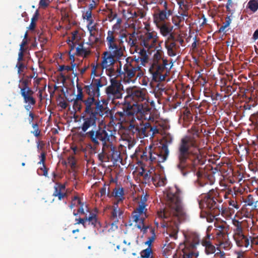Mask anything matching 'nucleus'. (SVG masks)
Segmentation results:
<instances>
[{
  "mask_svg": "<svg viewBox=\"0 0 258 258\" xmlns=\"http://www.w3.org/2000/svg\"><path fill=\"white\" fill-rule=\"evenodd\" d=\"M188 133L189 135L180 140L176 153V168L184 176L192 172H195L206 161L200 148L199 128L192 126Z\"/></svg>",
  "mask_w": 258,
  "mask_h": 258,
  "instance_id": "obj_1",
  "label": "nucleus"
},
{
  "mask_svg": "<svg viewBox=\"0 0 258 258\" xmlns=\"http://www.w3.org/2000/svg\"><path fill=\"white\" fill-rule=\"evenodd\" d=\"M235 254L236 255L237 258H248L245 255V252L242 250L236 251Z\"/></svg>",
  "mask_w": 258,
  "mask_h": 258,
  "instance_id": "obj_61",
  "label": "nucleus"
},
{
  "mask_svg": "<svg viewBox=\"0 0 258 258\" xmlns=\"http://www.w3.org/2000/svg\"><path fill=\"white\" fill-rule=\"evenodd\" d=\"M215 227L216 228V238L223 237L228 235V232L229 229V226L225 222L224 223H215Z\"/></svg>",
  "mask_w": 258,
  "mask_h": 258,
  "instance_id": "obj_28",
  "label": "nucleus"
},
{
  "mask_svg": "<svg viewBox=\"0 0 258 258\" xmlns=\"http://www.w3.org/2000/svg\"><path fill=\"white\" fill-rule=\"evenodd\" d=\"M150 160L155 163H162L166 160L169 154V150L166 146H158L149 152Z\"/></svg>",
  "mask_w": 258,
  "mask_h": 258,
  "instance_id": "obj_13",
  "label": "nucleus"
},
{
  "mask_svg": "<svg viewBox=\"0 0 258 258\" xmlns=\"http://www.w3.org/2000/svg\"><path fill=\"white\" fill-rule=\"evenodd\" d=\"M86 137L90 140L94 146L99 144V141H101L103 144L105 141L112 140L114 138L111 134H108L105 130L100 128V126L87 132Z\"/></svg>",
  "mask_w": 258,
  "mask_h": 258,
  "instance_id": "obj_10",
  "label": "nucleus"
},
{
  "mask_svg": "<svg viewBox=\"0 0 258 258\" xmlns=\"http://www.w3.org/2000/svg\"><path fill=\"white\" fill-rule=\"evenodd\" d=\"M95 107L94 116L97 117L98 115H100L101 114H103V112L105 110V107L102 104H101L100 101L99 100H96Z\"/></svg>",
  "mask_w": 258,
  "mask_h": 258,
  "instance_id": "obj_36",
  "label": "nucleus"
},
{
  "mask_svg": "<svg viewBox=\"0 0 258 258\" xmlns=\"http://www.w3.org/2000/svg\"><path fill=\"white\" fill-rule=\"evenodd\" d=\"M191 0H185L183 5H182L183 7L182 12H179V13L181 14V16H185L186 17H188L187 11L191 7Z\"/></svg>",
  "mask_w": 258,
  "mask_h": 258,
  "instance_id": "obj_37",
  "label": "nucleus"
},
{
  "mask_svg": "<svg viewBox=\"0 0 258 258\" xmlns=\"http://www.w3.org/2000/svg\"><path fill=\"white\" fill-rule=\"evenodd\" d=\"M33 93V91L27 86L21 89V94L24 98L25 103H28L31 105L35 104V101L32 96Z\"/></svg>",
  "mask_w": 258,
  "mask_h": 258,
  "instance_id": "obj_26",
  "label": "nucleus"
},
{
  "mask_svg": "<svg viewBox=\"0 0 258 258\" xmlns=\"http://www.w3.org/2000/svg\"><path fill=\"white\" fill-rule=\"evenodd\" d=\"M81 203L80 199L77 196H74L72 198V200L70 205V208L72 209L75 206H79Z\"/></svg>",
  "mask_w": 258,
  "mask_h": 258,
  "instance_id": "obj_52",
  "label": "nucleus"
},
{
  "mask_svg": "<svg viewBox=\"0 0 258 258\" xmlns=\"http://www.w3.org/2000/svg\"><path fill=\"white\" fill-rule=\"evenodd\" d=\"M236 90V87H233L232 86L229 85L226 87L224 89V91L227 94L231 95Z\"/></svg>",
  "mask_w": 258,
  "mask_h": 258,
  "instance_id": "obj_58",
  "label": "nucleus"
},
{
  "mask_svg": "<svg viewBox=\"0 0 258 258\" xmlns=\"http://www.w3.org/2000/svg\"><path fill=\"white\" fill-rule=\"evenodd\" d=\"M117 109L115 118L121 122L128 123V125L137 121L138 117L136 114V112L142 114V117L145 120L151 119L150 108L149 107H144L142 103L135 104L132 103L129 99H126V97L117 106Z\"/></svg>",
  "mask_w": 258,
  "mask_h": 258,
  "instance_id": "obj_2",
  "label": "nucleus"
},
{
  "mask_svg": "<svg viewBox=\"0 0 258 258\" xmlns=\"http://www.w3.org/2000/svg\"><path fill=\"white\" fill-rule=\"evenodd\" d=\"M125 41L126 42L129 46L131 47H137V44H138L137 37L135 39H132L131 37H127L125 39Z\"/></svg>",
  "mask_w": 258,
  "mask_h": 258,
  "instance_id": "obj_51",
  "label": "nucleus"
},
{
  "mask_svg": "<svg viewBox=\"0 0 258 258\" xmlns=\"http://www.w3.org/2000/svg\"><path fill=\"white\" fill-rule=\"evenodd\" d=\"M103 86L101 78H93L90 84L85 85L82 91L85 96L98 97L100 95V88Z\"/></svg>",
  "mask_w": 258,
  "mask_h": 258,
  "instance_id": "obj_14",
  "label": "nucleus"
},
{
  "mask_svg": "<svg viewBox=\"0 0 258 258\" xmlns=\"http://www.w3.org/2000/svg\"><path fill=\"white\" fill-rule=\"evenodd\" d=\"M87 28L90 32V41L92 42H97L99 39L95 37L94 33H93V31L96 30V24H94V25L91 26H87Z\"/></svg>",
  "mask_w": 258,
  "mask_h": 258,
  "instance_id": "obj_40",
  "label": "nucleus"
},
{
  "mask_svg": "<svg viewBox=\"0 0 258 258\" xmlns=\"http://www.w3.org/2000/svg\"><path fill=\"white\" fill-rule=\"evenodd\" d=\"M201 244V239L199 235L196 233H190L185 236L182 249V254H180V258H197L199 252L196 251L197 246Z\"/></svg>",
  "mask_w": 258,
  "mask_h": 258,
  "instance_id": "obj_6",
  "label": "nucleus"
},
{
  "mask_svg": "<svg viewBox=\"0 0 258 258\" xmlns=\"http://www.w3.org/2000/svg\"><path fill=\"white\" fill-rule=\"evenodd\" d=\"M123 85L115 78L110 79V84L106 88L105 92L109 100L122 98Z\"/></svg>",
  "mask_w": 258,
  "mask_h": 258,
  "instance_id": "obj_11",
  "label": "nucleus"
},
{
  "mask_svg": "<svg viewBox=\"0 0 258 258\" xmlns=\"http://www.w3.org/2000/svg\"><path fill=\"white\" fill-rule=\"evenodd\" d=\"M127 127L133 133L138 132L139 135L144 137H153L156 134L159 133V130L156 126H152L148 122L144 123L139 117L137 118V121L130 124Z\"/></svg>",
  "mask_w": 258,
  "mask_h": 258,
  "instance_id": "obj_7",
  "label": "nucleus"
},
{
  "mask_svg": "<svg viewBox=\"0 0 258 258\" xmlns=\"http://www.w3.org/2000/svg\"><path fill=\"white\" fill-rule=\"evenodd\" d=\"M218 241V244L217 245L220 246L225 249H229L231 248V241L228 239V235L217 238Z\"/></svg>",
  "mask_w": 258,
  "mask_h": 258,
  "instance_id": "obj_33",
  "label": "nucleus"
},
{
  "mask_svg": "<svg viewBox=\"0 0 258 258\" xmlns=\"http://www.w3.org/2000/svg\"><path fill=\"white\" fill-rule=\"evenodd\" d=\"M162 58V52L160 50H157L156 53L154 54V60L155 61L158 62Z\"/></svg>",
  "mask_w": 258,
  "mask_h": 258,
  "instance_id": "obj_55",
  "label": "nucleus"
},
{
  "mask_svg": "<svg viewBox=\"0 0 258 258\" xmlns=\"http://www.w3.org/2000/svg\"><path fill=\"white\" fill-rule=\"evenodd\" d=\"M159 29L161 34L163 36L168 35L172 31L173 27L171 26L170 22L156 24Z\"/></svg>",
  "mask_w": 258,
  "mask_h": 258,
  "instance_id": "obj_30",
  "label": "nucleus"
},
{
  "mask_svg": "<svg viewBox=\"0 0 258 258\" xmlns=\"http://www.w3.org/2000/svg\"><path fill=\"white\" fill-rule=\"evenodd\" d=\"M76 53L78 55H85L87 56L90 53V51L84 48H83V44H79V46L76 48Z\"/></svg>",
  "mask_w": 258,
  "mask_h": 258,
  "instance_id": "obj_43",
  "label": "nucleus"
},
{
  "mask_svg": "<svg viewBox=\"0 0 258 258\" xmlns=\"http://www.w3.org/2000/svg\"><path fill=\"white\" fill-rule=\"evenodd\" d=\"M64 186L63 185L56 184L54 186L55 191L53 194V196L58 197L59 200H62L64 198V195L61 193V189L64 188Z\"/></svg>",
  "mask_w": 258,
  "mask_h": 258,
  "instance_id": "obj_38",
  "label": "nucleus"
},
{
  "mask_svg": "<svg viewBox=\"0 0 258 258\" xmlns=\"http://www.w3.org/2000/svg\"><path fill=\"white\" fill-rule=\"evenodd\" d=\"M77 33L78 32L77 31H74V33H72L71 36L69 37L68 39L66 40V42H67L70 47L69 53L70 55V59L73 60V62H71V66H66V71H73L74 68L76 66V63H74L75 60L74 56L73 54H71V51L74 50L75 48L76 42H75L74 41L76 39Z\"/></svg>",
  "mask_w": 258,
  "mask_h": 258,
  "instance_id": "obj_21",
  "label": "nucleus"
},
{
  "mask_svg": "<svg viewBox=\"0 0 258 258\" xmlns=\"http://www.w3.org/2000/svg\"><path fill=\"white\" fill-rule=\"evenodd\" d=\"M173 248L172 244L170 243L167 245L165 244L163 247V252L164 255H169L170 251L171 249Z\"/></svg>",
  "mask_w": 258,
  "mask_h": 258,
  "instance_id": "obj_54",
  "label": "nucleus"
},
{
  "mask_svg": "<svg viewBox=\"0 0 258 258\" xmlns=\"http://www.w3.org/2000/svg\"><path fill=\"white\" fill-rule=\"evenodd\" d=\"M126 99L133 100L135 102H142L146 100L147 90L137 87H130L126 89Z\"/></svg>",
  "mask_w": 258,
  "mask_h": 258,
  "instance_id": "obj_16",
  "label": "nucleus"
},
{
  "mask_svg": "<svg viewBox=\"0 0 258 258\" xmlns=\"http://www.w3.org/2000/svg\"><path fill=\"white\" fill-rule=\"evenodd\" d=\"M213 237L208 234L201 239V244L204 247V252L206 255H211L215 253L217 247L212 242Z\"/></svg>",
  "mask_w": 258,
  "mask_h": 258,
  "instance_id": "obj_20",
  "label": "nucleus"
},
{
  "mask_svg": "<svg viewBox=\"0 0 258 258\" xmlns=\"http://www.w3.org/2000/svg\"><path fill=\"white\" fill-rule=\"evenodd\" d=\"M127 36H128V34L125 32H122L120 34V35H119L120 39H119V41L120 45H123V43L124 41L123 39H124V40H125Z\"/></svg>",
  "mask_w": 258,
  "mask_h": 258,
  "instance_id": "obj_62",
  "label": "nucleus"
},
{
  "mask_svg": "<svg viewBox=\"0 0 258 258\" xmlns=\"http://www.w3.org/2000/svg\"><path fill=\"white\" fill-rule=\"evenodd\" d=\"M117 16V14L116 13H113L112 10H110L107 14V19L109 22H112Z\"/></svg>",
  "mask_w": 258,
  "mask_h": 258,
  "instance_id": "obj_57",
  "label": "nucleus"
},
{
  "mask_svg": "<svg viewBox=\"0 0 258 258\" xmlns=\"http://www.w3.org/2000/svg\"><path fill=\"white\" fill-rule=\"evenodd\" d=\"M165 70L164 65L158 64L150 69V72L153 75V79L162 81L164 80L165 77L162 75V73Z\"/></svg>",
  "mask_w": 258,
  "mask_h": 258,
  "instance_id": "obj_27",
  "label": "nucleus"
},
{
  "mask_svg": "<svg viewBox=\"0 0 258 258\" xmlns=\"http://www.w3.org/2000/svg\"><path fill=\"white\" fill-rule=\"evenodd\" d=\"M68 165L70 166L72 170H74L76 167V162L75 158L73 157L68 158Z\"/></svg>",
  "mask_w": 258,
  "mask_h": 258,
  "instance_id": "obj_53",
  "label": "nucleus"
},
{
  "mask_svg": "<svg viewBox=\"0 0 258 258\" xmlns=\"http://www.w3.org/2000/svg\"><path fill=\"white\" fill-rule=\"evenodd\" d=\"M141 258H152V251L151 247H148L142 250L141 252Z\"/></svg>",
  "mask_w": 258,
  "mask_h": 258,
  "instance_id": "obj_47",
  "label": "nucleus"
},
{
  "mask_svg": "<svg viewBox=\"0 0 258 258\" xmlns=\"http://www.w3.org/2000/svg\"><path fill=\"white\" fill-rule=\"evenodd\" d=\"M106 43L108 48V52H111L118 57L123 56V50L121 47L122 45L117 43V40L114 36L113 31H108L106 37Z\"/></svg>",
  "mask_w": 258,
  "mask_h": 258,
  "instance_id": "obj_15",
  "label": "nucleus"
},
{
  "mask_svg": "<svg viewBox=\"0 0 258 258\" xmlns=\"http://www.w3.org/2000/svg\"><path fill=\"white\" fill-rule=\"evenodd\" d=\"M141 66H135L126 62L123 66V71L122 72L124 78L126 79L127 81H129L134 78L137 74V77H139L141 74Z\"/></svg>",
  "mask_w": 258,
  "mask_h": 258,
  "instance_id": "obj_18",
  "label": "nucleus"
},
{
  "mask_svg": "<svg viewBox=\"0 0 258 258\" xmlns=\"http://www.w3.org/2000/svg\"><path fill=\"white\" fill-rule=\"evenodd\" d=\"M234 240L236 245L239 247H244L248 249L251 248L250 244V238L251 236L248 237L244 234L233 236Z\"/></svg>",
  "mask_w": 258,
  "mask_h": 258,
  "instance_id": "obj_24",
  "label": "nucleus"
},
{
  "mask_svg": "<svg viewBox=\"0 0 258 258\" xmlns=\"http://www.w3.org/2000/svg\"><path fill=\"white\" fill-rule=\"evenodd\" d=\"M135 51L137 53V55L140 59V64L143 66H145L146 64L149 61V55L148 54L147 51L144 49V48H138L136 47Z\"/></svg>",
  "mask_w": 258,
  "mask_h": 258,
  "instance_id": "obj_29",
  "label": "nucleus"
},
{
  "mask_svg": "<svg viewBox=\"0 0 258 258\" xmlns=\"http://www.w3.org/2000/svg\"><path fill=\"white\" fill-rule=\"evenodd\" d=\"M125 61L135 66H141L140 57L138 55H135L133 56H130L125 59Z\"/></svg>",
  "mask_w": 258,
  "mask_h": 258,
  "instance_id": "obj_41",
  "label": "nucleus"
},
{
  "mask_svg": "<svg viewBox=\"0 0 258 258\" xmlns=\"http://www.w3.org/2000/svg\"><path fill=\"white\" fill-rule=\"evenodd\" d=\"M151 232L152 233V235L148 237V240L146 242V244H148L149 245V247L151 244V243L154 241L156 237L154 230L153 229H151Z\"/></svg>",
  "mask_w": 258,
  "mask_h": 258,
  "instance_id": "obj_56",
  "label": "nucleus"
},
{
  "mask_svg": "<svg viewBox=\"0 0 258 258\" xmlns=\"http://www.w3.org/2000/svg\"><path fill=\"white\" fill-rule=\"evenodd\" d=\"M229 206L232 208H234L236 209L239 208V206L237 204V202L234 200H230L228 202Z\"/></svg>",
  "mask_w": 258,
  "mask_h": 258,
  "instance_id": "obj_64",
  "label": "nucleus"
},
{
  "mask_svg": "<svg viewBox=\"0 0 258 258\" xmlns=\"http://www.w3.org/2000/svg\"><path fill=\"white\" fill-rule=\"evenodd\" d=\"M247 8L252 13H254L258 10V0H250L247 5Z\"/></svg>",
  "mask_w": 258,
  "mask_h": 258,
  "instance_id": "obj_39",
  "label": "nucleus"
},
{
  "mask_svg": "<svg viewBox=\"0 0 258 258\" xmlns=\"http://www.w3.org/2000/svg\"><path fill=\"white\" fill-rule=\"evenodd\" d=\"M217 250L219 251L215 253V256L217 258H225V252L219 249L218 247H217Z\"/></svg>",
  "mask_w": 258,
  "mask_h": 258,
  "instance_id": "obj_60",
  "label": "nucleus"
},
{
  "mask_svg": "<svg viewBox=\"0 0 258 258\" xmlns=\"http://www.w3.org/2000/svg\"><path fill=\"white\" fill-rule=\"evenodd\" d=\"M235 4L232 0H227L226 5V11L232 15L235 12Z\"/></svg>",
  "mask_w": 258,
  "mask_h": 258,
  "instance_id": "obj_44",
  "label": "nucleus"
},
{
  "mask_svg": "<svg viewBox=\"0 0 258 258\" xmlns=\"http://www.w3.org/2000/svg\"><path fill=\"white\" fill-rule=\"evenodd\" d=\"M118 204L117 203H114L111 215V220H115L116 222H118V219L122 218L123 214L122 211L118 208Z\"/></svg>",
  "mask_w": 258,
  "mask_h": 258,
  "instance_id": "obj_31",
  "label": "nucleus"
},
{
  "mask_svg": "<svg viewBox=\"0 0 258 258\" xmlns=\"http://www.w3.org/2000/svg\"><path fill=\"white\" fill-rule=\"evenodd\" d=\"M256 104V102L251 98H250L249 101L244 104L243 108L245 110H250L252 107H255Z\"/></svg>",
  "mask_w": 258,
  "mask_h": 258,
  "instance_id": "obj_49",
  "label": "nucleus"
},
{
  "mask_svg": "<svg viewBox=\"0 0 258 258\" xmlns=\"http://www.w3.org/2000/svg\"><path fill=\"white\" fill-rule=\"evenodd\" d=\"M147 199L146 197L141 199V201L139 203L138 207L134 210L132 213V219L133 221L135 222L137 227L141 229V230L145 233L148 228V226H146L144 223L145 220L147 218V209L146 207L147 205L146 202Z\"/></svg>",
  "mask_w": 258,
  "mask_h": 258,
  "instance_id": "obj_8",
  "label": "nucleus"
},
{
  "mask_svg": "<svg viewBox=\"0 0 258 258\" xmlns=\"http://www.w3.org/2000/svg\"><path fill=\"white\" fill-rule=\"evenodd\" d=\"M77 224H82L84 227L86 226L87 223L91 224L94 227L99 229L101 227L100 222L98 221L97 216L95 214L89 212V216L86 215L84 218H79L76 219Z\"/></svg>",
  "mask_w": 258,
  "mask_h": 258,
  "instance_id": "obj_19",
  "label": "nucleus"
},
{
  "mask_svg": "<svg viewBox=\"0 0 258 258\" xmlns=\"http://www.w3.org/2000/svg\"><path fill=\"white\" fill-rule=\"evenodd\" d=\"M246 206L252 207V209H255L256 207L257 202H254L252 195H249L246 199L244 201Z\"/></svg>",
  "mask_w": 258,
  "mask_h": 258,
  "instance_id": "obj_42",
  "label": "nucleus"
},
{
  "mask_svg": "<svg viewBox=\"0 0 258 258\" xmlns=\"http://www.w3.org/2000/svg\"><path fill=\"white\" fill-rule=\"evenodd\" d=\"M97 117L94 115L85 114L83 116V123L81 126V129L84 133H87V131L90 127L92 130H95L96 127V120Z\"/></svg>",
  "mask_w": 258,
  "mask_h": 258,
  "instance_id": "obj_23",
  "label": "nucleus"
},
{
  "mask_svg": "<svg viewBox=\"0 0 258 258\" xmlns=\"http://www.w3.org/2000/svg\"><path fill=\"white\" fill-rule=\"evenodd\" d=\"M111 141H105L102 144V150L103 153H105L107 156L108 160L111 159L114 162H117L121 159L120 153Z\"/></svg>",
  "mask_w": 258,
  "mask_h": 258,
  "instance_id": "obj_17",
  "label": "nucleus"
},
{
  "mask_svg": "<svg viewBox=\"0 0 258 258\" xmlns=\"http://www.w3.org/2000/svg\"><path fill=\"white\" fill-rule=\"evenodd\" d=\"M124 196L123 188L119 186L115 187L111 194L109 190L107 192V197L109 198L114 197L116 200L114 203H117V204L123 202L124 199Z\"/></svg>",
  "mask_w": 258,
  "mask_h": 258,
  "instance_id": "obj_25",
  "label": "nucleus"
},
{
  "mask_svg": "<svg viewBox=\"0 0 258 258\" xmlns=\"http://www.w3.org/2000/svg\"><path fill=\"white\" fill-rule=\"evenodd\" d=\"M200 198L199 204L200 208L205 209L213 218L219 215L220 212L222 214L224 213L225 210L222 207V200L217 190L209 189L207 193L201 194Z\"/></svg>",
  "mask_w": 258,
  "mask_h": 258,
  "instance_id": "obj_3",
  "label": "nucleus"
},
{
  "mask_svg": "<svg viewBox=\"0 0 258 258\" xmlns=\"http://www.w3.org/2000/svg\"><path fill=\"white\" fill-rule=\"evenodd\" d=\"M107 74L110 77L115 76L116 73L113 66H111L106 69Z\"/></svg>",
  "mask_w": 258,
  "mask_h": 258,
  "instance_id": "obj_59",
  "label": "nucleus"
},
{
  "mask_svg": "<svg viewBox=\"0 0 258 258\" xmlns=\"http://www.w3.org/2000/svg\"><path fill=\"white\" fill-rule=\"evenodd\" d=\"M158 38L155 31L143 32L137 34L138 44L148 50L156 46Z\"/></svg>",
  "mask_w": 258,
  "mask_h": 258,
  "instance_id": "obj_9",
  "label": "nucleus"
},
{
  "mask_svg": "<svg viewBox=\"0 0 258 258\" xmlns=\"http://www.w3.org/2000/svg\"><path fill=\"white\" fill-rule=\"evenodd\" d=\"M173 139L170 136H164L161 141L160 142L159 146H165L168 148V146L171 145L172 143Z\"/></svg>",
  "mask_w": 258,
  "mask_h": 258,
  "instance_id": "obj_45",
  "label": "nucleus"
},
{
  "mask_svg": "<svg viewBox=\"0 0 258 258\" xmlns=\"http://www.w3.org/2000/svg\"><path fill=\"white\" fill-rule=\"evenodd\" d=\"M78 94L73 104V108L76 111H80L82 109V103H83L84 112L87 115H94L96 105V98L85 96L81 86L77 85Z\"/></svg>",
  "mask_w": 258,
  "mask_h": 258,
  "instance_id": "obj_5",
  "label": "nucleus"
},
{
  "mask_svg": "<svg viewBox=\"0 0 258 258\" xmlns=\"http://www.w3.org/2000/svg\"><path fill=\"white\" fill-rule=\"evenodd\" d=\"M172 5H165V7L158 8L153 15L155 24L169 22V18L173 13Z\"/></svg>",
  "mask_w": 258,
  "mask_h": 258,
  "instance_id": "obj_12",
  "label": "nucleus"
},
{
  "mask_svg": "<svg viewBox=\"0 0 258 258\" xmlns=\"http://www.w3.org/2000/svg\"><path fill=\"white\" fill-rule=\"evenodd\" d=\"M182 116L184 121L189 122L192 120V116L190 111L187 108L183 111Z\"/></svg>",
  "mask_w": 258,
  "mask_h": 258,
  "instance_id": "obj_46",
  "label": "nucleus"
},
{
  "mask_svg": "<svg viewBox=\"0 0 258 258\" xmlns=\"http://www.w3.org/2000/svg\"><path fill=\"white\" fill-rule=\"evenodd\" d=\"M185 16H175L172 17V23L176 26H179L180 23L185 20Z\"/></svg>",
  "mask_w": 258,
  "mask_h": 258,
  "instance_id": "obj_48",
  "label": "nucleus"
},
{
  "mask_svg": "<svg viewBox=\"0 0 258 258\" xmlns=\"http://www.w3.org/2000/svg\"><path fill=\"white\" fill-rule=\"evenodd\" d=\"M167 232L169 233L170 237L176 239L178 232V225L174 222V225L171 226V223L167 224Z\"/></svg>",
  "mask_w": 258,
  "mask_h": 258,
  "instance_id": "obj_34",
  "label": "nucleus"
},
{
  "mask_svg": "<svg viewBox=\"0 0 258 258\" xmlns=\"http://www.w3.org/2000/svg\"><path fill=\"white\" fill-rule=\"evenodd\" d=\"M232 224L234 226L233 236L243 234L242 222L234 219L232 220Z\"/></svg>",
  "mask_w": 258,
  "mask_h": 258,
  "instance_id": "obj_35",
  "label": "nucleus"
},
{
  "mask_svg": "<svg viewBox=\"0 0 258 258\" xmlns=\"http://www.w3.org/2000/svg\"><path fill=\"white\" fill-rule=\"evenodd\" d=\"M165 47L167 50V53L170 56H175L176 50L177 48L175 41H166Z\"/></svg>",
  "mask_w": 258,
  "mask_h": 258,
  "instance_id": "obj_32",
  "label": "nucleus"
},
{
  "mask_svg": "<svg viewBox=\"0 0 258 258\" xmlns=\"http://www.w3.org/2000/svg\"><path fill=\"white\" fill-rule=\"evenodd\" d=\"M92 12H90V10H87L86 12L83 14V17L84 19L89 20L91 18H92Z\"/></svg>",
  "mask_w": 258,
  "mask_h": 258,
  "instance_id": "obj_63",
  "label": "nucleus"
},
{
  "mask_svg": "<svg viewBox=\"0 0 258 258\" xmlns=\"http://www.w3.org/2000/svg\"><path fill=\"white\" fill-rule=\"evenodd\" d=\"M231 16L232 15L226 17L225 22L223 23V25L219 29V32H223L225 29L230 25L231 23V19L230 18Z\"/></svg>",
  "mask_w": 258,
  "mask_h": 258,
  "instance_id": "obj_50",
  "label": "nucleus"
},
{
  "mask_svg": "<svg viewBox=\"0 0 258 258\" xmlns=\"http://www.w3.org/2000/svg\"><path fill=\"white\" fill-rule=\"evenodd\" d=\"M121 57H118L115 56L114 54L111 52H109L108 51H104L103 53L102 58V60L101 63L102 69H107L111 66H113L116 60H119Z\"/></svg>",
  "mask_w": 258,
  "mask_h": 258,
  "instance_id": "obj_22",
  "label": "nucleus"
},
{
  "mask_svg": "<svg viewBox=\"0 0 258 258\" xmlns=\"http://www.w3.org/2000/svg\"><path fill=\"white\" fill-rule=\"evenodd\" d=\"M181 191L177 186L170 188L167 191L166 201L171 210L170 214L183 220L185 218L186 213L181 203Z\"/></svg>",
  "mask_w": 258,
  "mask_h": 258,
  "instance_id": "obj_4",
  "label": "nucleus"
}]
</instances>
